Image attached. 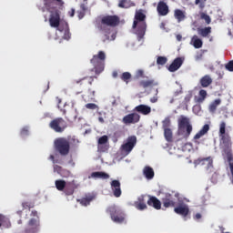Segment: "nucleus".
<instances>
[{
  "mask_svg": "<svg viewBox=\"0 0 233 233\" xmlns=\"http://www.w3.org/2000/svg\"><path fill=\"white\" fill-rule=\"evenodd\" d=\"M218 137H220V143L223 144V152L227 157V160L232 161V139L230 135L227 133V123L225 121H222L219 125Z\"/></svg>",
  "mask_w": 233,
  "mask_h": 233,
  "instance_id": "obj_1",
  "label": "nucleus"
},
{
  "mask_svg": "<svg viewBox=\"0 0 233 233\" xmlns=\"http://www.w3.org/2000/svg\"><path fill=\"white\" fill-rule=\"evenodd\" d=\"M192 130H194V127L190 123V118L181 115L177 119L178 136H182L184 139H188L190 137V134H192Z\"/></svg>",
  "mask_w": 233,
  "mask_h": 233,
  "instance_id": "obj_2",
  "label": "nucleus"
},
{
  "mask_svg": "<svg viewBox=\"0 0 233 233\" xmlns=\"http://www.w3.org/2000/svg\"><path fill=\"white\" fill-rule=\"evenodd\" d=\"M136 79H143L138 82L139 88H152L157 86V82L155 79L150 78L149 76H145V71L143 69H138L135 75Z\"/></svg>",
  "mask_w": 233,
  "mask_h": 233,
  "instance_id": "obj_3",
  "label": "nucleus"
},
{
  "mask_svg": "<svg viewBox=\"0 0 233 233\" xmlns=\"http://www.w3.org/2000/svg\"><path fill=\"white\" fill-rule=\"evenodd\" d=\"M106 55L103 51H99L97 55H94L90 60L91 65L94 66L95 73L96 75L101 74L105 70V61Z\"/></svg>",
  "mask_w": 233,
  "mask_h": 233,
  "instance_id": "obj_4",
  "label": "nucleus"
},
{
  "mask_svg": "<svg viewBox=\"0 0 233 233\" xmlns=\"http://www.w3.org/2000/svg\"><path fill=\"white\" fill-rule=\"evenodd\" d=\"M54 147L60 156H68V154H70V142L66 137L55 139Z\"/></svg>",
  "mask_w": 233,
  "mask_h": 233,
  "instance_id": "obj_5",
  "label": "nucleus"
},
{
  "mask_svg": "<svg viewBox=\"0 0 233 233\" xmlns=\"http://www.w3.org/2000/svg\"><path fill=\"white\" fill-rule=\"evenodd\" d=\"M49 128L56 134H63L68 128V123L63 117H56L49 122Z\"/></svg>",
  "mask_w": 233,
  "mask_h": 233,
  "instance_id": "obj_6",
  "label": "nucleus"
},
{
  "mask_svg": "<svg viewBox=\"0 0 233 233\" xmlns=\"http://www.w3.org/2000/svg\"><path fill=\"white\" fill-rule=\"evenodd\" d=\"M107 214L114 223H124L125 221V212L116 206H110L106 208Z\"/></svg>",
  "mask_w": 233,
  "mask_h": 233,
  "instance_id": "obj_7",
  "label": "nucleus"
},
{
  "mask_svg": "<svg viewBox=\"0 0 233 233\" xmlns=\"http://www.w3.org/2000/svg\"><path fill=\"white\" fill-rule=\"evenodd\" d=\"M119 23H121V19L116 15H104L101 18V25H105L106 26H111L115 28V26H118Z\"/></svg>",
  "mask_w": 233,
  "mask_h": 233,
  "instance_id": "obj_8",
  "label": "nucleus"
},
{
  "mask_svg": "<svg viewBox=\"0 0 233 233\" xmlns=\"http://www.w3.org/2000/svg\"><path fill=\"white\" fill-rule=\"evenodd\" d=\"M137 143V137L136 136H130L127 137V142L121 146V150L127 156L134 150V147H136Z\"/></svg>",
  "mask_w": 233,
  "mask_h": 233,
  "instance_id": "obj_9",
  "label": "nucleus"
},
{
  "mask_svg": "<svg viewBox=\"0 0 233 233\" xmlns=\"http://www.w3.org/2000/svg\"><path fill=\"white\" fill-rule=\"evenodd\" d=\"M49 24L52 28H59V25H61V11L58 9L50 11Z\"/></svg>",
  "mask_w": 233,
  "mask_h": 233,
  "instance_id": "obj_10",
  "label": "nucleus"
},
{
  "mask_svg": "<svg viewBox=\"0 0 233 233\" xmlns=\"http://www.w3.org/2000/svg\"><path fill=\"white\" fill-rule=\"evenodd\" d=\"M141 121V116L136 112L126 115L122 118V123L126 126L136 125Z\"/></svg>",
  "mask_w": 233,
  "mask_h": 233,
  "instance_id": "obj_11",
  "label": "nucleus"
},
{
  "mask_svg": "<svg viewBox=\"0 0 233 233\" xmlns=\"http://www.w3.org/2000/svg\"><path fill=\"white\" fill-rule=\"evenodd\" d=\"M76 188H79V184H77V181L72 180L66 182L64 188V194H66V196H74V192H76Z\"/></svg>",
  "mask_w": 233,
  "mask_h": 233,
  "instance_id": "obj_12",
  "label": "nucleus"
},
{
  "mask_svg": "<svg viewBox=\"0 0 233 233\" xmlns=\"http://www.w3.org/2000/svg\"><path fill=\"white\" fill-rule=\"evenodd\" d=\"M147 198H148V196L141 195L137 198V200L135 201V208L137 210H147V208H148V207L147 206Z\"/></svg>",
  "mask_w": 233,
  "mask_h": 233,
  "instance_id": "obj_13",
  "label": "nucleus"
},
{
  "mask_svg": "<svg viewBox=\"0 0 233 233\" xmlns=\"http://www.w3.org/2000/svg\"><path fill=\"white\" fill-rule=\"evenodd\" d=\"M96 76H86L78 80H75L76 85L81 86L82 88H88L94 83V78Z\"/></svg>",
  "mask_w": 233,
  "mask_h": 233,
  "instance_id": "obj_14",
  "label": "nucleus"
},
{
  "mask_svg": "<svg viewBox=\"0 0 233 233\" xmlns=\"http://www.w3.org/2000/svg\"><path fill=\"white\" fill-rule=\"evenodd\" d=\"M174 212L178 214V216H182L183 218H187L188 214H190V209L187 204H180L178 207L174 208Z\"/></svg>",
  "mask_w": 233,
  "mask_h": 233,
  "instance_id": "obj_15",
  "label": "nucleus"
},
{
  "mask_svg": "<svg viewBox=\"0 0 233 233\" xmlns=\"http://www.w3.org/2000/svg\"><path fill=\"white\" fill-rule=\"evenodd\" d=\"M162 203L165 208H170L176 207V201H174V198L169 193L165 194V197L162 198Z\"/></svg>",
  "mask_w": 233,
  "mask_h": 233,
  "instance_id": "obj_16",
  "label": "nucleus"
},
{
  "mask_svg": "<svg viewBox=\"0 0 233 233\" xmlns=\"http://www.w3.org/2000/svg\"><path fill=\"white\" fill-rule=\"evenodd\" d=\"M111 190L113 191V196H115V198H121V182H119V180H112Z\"/></svg>",
  "mask_w": 233,
  "mask_h": 233,
  "instance_id": "obj_17",
  "label": "nucleus"
},
{
  "mask_svg": "<svg viewBox=\"0 0 233 233\" xmlns=\"http://www.w3.org/2000/svg\"><path fill=\"white\" fill-rule=\"evenodd\" d=\"M147 204L148 207H153L156 210H161V201L157 198L148 195Z\"/></svg>",
  "mask_w": 233,
  "mask_h": 233,
  "instance_id": "obj_18",
  "label": "nucleus"
},
{
  "mask_svg": "<svg viewBox=\"0 0 233 233\" xmlns=\"http://www.w3.org/2000/svg\"><path fill=\"white\" fill-rule=\"evenodd\" d=\"M208 130H210V126H208V124L204 125L203 127L194 136V143L199 145V142H198V140L201 139V137H203V136H205V134H207Z\"/></svg>",
  "mask_w": 233,
  "mask_h": 233,
  "instance_id": "obj_19",
  "label": "nucleus"
},
{
  "mask_svg": "<svg viewBox=\"0 0 233 233\" xmlns=\"http://www.w3.org/2000/svg\"><path fill=\"white\" fill-rule=\"evenodd\" d=\"M157 12L158 15H162V16L167 15L169 10H168V5H167V3H165L164 1L158 2L157 6Z\"/></svg>",
  "mask_w": 233,
  "mask_h": 233,
  "instance_id": "obj_20",
  "label": "nucleus"
},
{
  "mask_svg": "<svg viewBox=\"0 0 233 233\" xmlns=\"http://www.w3.org/2000/svg\"><path fill=\"white\" fill-rule=\"evenodd\" d=\"M182 66H183V58L177 57L174 59V61L168 66V71L176 72V71L179 70V68H181Z\"/></svg>",
  "mask_w": 233,
  "mask_h": 233,
  "instance_id": "obj_21",
  "label": "nucleus"
},
{
  "mask_svg": "<svg viewBox=\"0 0 233 233\" xmlns=\"http://www.w3.org/2000/svg\"><path fill=\"white\" fill-rule=\"evenodd\" d=\"M135 112H137L138 114H142V116H148L150 112H152V107L147 105H138L134 108Z\"/></svg>",
  "mask_w": 233,
  "mask_h": 233,
  "instance_id": "obj_22",
  "label": "nucleus"
},
{
  "mask_svg": "<svg viewBox=\"0 0 233 233\" xmlns=\"http://www.w3.org/2000/svg\"><path fill=\"white\" fill-rule=\"evenodd\" d=\"M146 32H147V22L138 23V26L136 32L138 37V41H141V39L145 37Z\"/></svg>",
  "mask_w": 233,
  "mask_h": 233,
  "instance_id": "obj_23",
  "label": "nucleus"
},
{
  "mask_svg": "<svg viewBox=\"0 0 233 233\" xmlns=\"http://www.w3.org/2000/svg\"><path fill=\"white\" fill-rule=\"evenodd\" d=\"M135 21L133 23V28H137L139 23H145V19H147V15L143 14V12L138 11L135 15Z\"/></svg>",
  "mask_w": 233,
  "mask_h": 233,
  "instance_id": "obj_24",
  "label": "nucleus"
},
{
  "mask_svg": "<svg viewBox=\"0 0 233 233\" xmlns=\"http://www.w3.org/2000/svg\"><path fill=\"white\" fill-rule=\"evenodd\" d=\"M212 83H213V80L210 75H206L202 76L199 80V84L201 85L202 88H208V86H210Z\"/></svg>",
  "mask_w": 233,
  "mask_h": 233,
  "instance_id": "obj_25",
  "label": "nucleus"
},
{
  "mask_svg": "<svg viewBox=\"0 0 233 233\" xmlns=\"http://www.w3.org/2000/svg\"><path fill=\"white\" fill-rule=\"evenodd\" d=\"M174 17L177 19V23H181V21H185V19H187L185 12L181 9H176L174 11Z\"/></svg>",
  "mask_w": 233,
  "mask_h": 233,
  "instance_id": "obj_26",
  "label": "nucleus"
},
{
  "mask_svg": "<svg viewBox=\"0 0 233 233\" xmlns=\"http://www.w3.org/2000/svg\"><path fill=\"white\" fill-rule=\"evenodd\" d=\"M198 35H201V37H208V35H210V34H212V27L208 26V27H198Z\"/></svg>",
  "mask_w": 233,
  "mask_h": 233,
  "instance_id": "obj_27",
  "label": "nucleus"
},
{
  "mask_svg": "<svg viewBox=\"0 0 233 233\" xmlns=\"http://www.w3.org/2000/svg\"><path fill=\"white\" fill-rule=\"evenodd\" d=\"M96 97V90L94 89H88L87 92L82 96V98L84 101L88 102V101H94V98Z\"/></svg>",
  "mask_w": 233,
  "mask_h": 233,
  "instance_id": "obj_28",
  "label": "nucleus"
},
{
  "mask_svg": "<svg viewBox=\"0 0 233 233\" xmlns=\"http://www.w3.org/2000/svg\"><path fill=\"white\" fill-rule=\"evenodd\" d=\"M91 177H95L96 179H108L110 175L103 171H96L91 174Z\"/></svg>",
  "mask_w": 233,
  "mask_h": 233,
  "instance_id": "obj_29",
  "label": "nucleus"
},
{
  "mask_svg": "<svg viewBox=\"0 0 233 233\" xmlns=\"http://www.w3.org/2000/svg\"><path fill=\"white\" fill-rule=\"evenodd\" d=\"M198 162L201 163L202 165H205V163H207L208 170H210V168H214V160H212V157H210L206 158H199Z\"/></svg>",
  "mask_w": 233,
  "mask_h": 233,
  "instance_id": "obj_30",
  "label": "nucleus"
},
{
  "mask_svg": "<svg viewBox=\"0 0 233 233\" xmlns=\"http://www.w3.org/2000/svg\"><path fill=\"white\" fill-rule=\"evenodd\" d=\"M143 174L147 179H154V169L150 166H146L143 169Z\"/></svg>",
  "mask_w": 233,
  "mask_h": 233,
  "instance_id": "obj_31",
  "label": "nucleus"
},
{
  "mask_svg": "<svg viewBox=\"0 0 233 233\" xmlns=\"http://www.w3.org/2000/svg\"><path fill=\"white\" fill-rule=\"evenodd\" d=\"M92 201H94V197H92V196H88V197H85V198L77 199V203H80V205H82V207H88V205H90V203H92Z\"/></svg>",
  "mask_w": 233,
  "mask_h": 233,
  "instance_id": "obj_32",
  "label": "nucleus"
},
{
  "mask_svg": "<svg viewBox=\"0 0 233 233\" xmlns=\"http://www.w3.org/2000/svg\"><path fill=\"white\" fill-rule=\"evenodd\" d=\"M66 139L69 142V148H77L79 147V139L76 136L68 137Z\"/></svg>",
  "mask_w": 233,
  "mask_h": 233,
  "instance_id": "obj_33",
  "label": "nucleus"
},
{
  "mask_svg": "<svg viewBox=\"0 0 233 233\" xmlns=\"http://www.w3.org/2000/svg\"><path fill=\"white\" fill-rule=\"evenodd\" d=\"M66 181L63 179H58L55 181L56 188V190H59V192H64L65 187H66Z\"/></svg>",
  "mask_w": 233,
  "mask_h": 233,
  "instance_id": "obj_34",
  "label": "nucleus"
},
{
  "mask_svg": "<svg viewBox=\"0 0 233 233\" xmlns=\"http://www.w3.org/2000/svg\"><path fill=\"white\" fill-rule=\"evenodd\" d=\"M191 43L193 44L194 48H201L203 46V40L198 38L196 35L191 38Z\"/></svg>",
  "mask_w": 233,
  "mask_h": 233,
  "instance_id": "obj_35",
  "label": "nucleus"
},
{
  "mask_svg": "<svg viewBox=\"0 0 233 233\" xmlns=\"http://www.w3.org/2000/svg\"><path fill=\"white\" fill-rule=\"evenodd\" d=\"M164 137L167 141V143H172V140L174 139L172 129H164Z\"/></svg>",
  "mask_w": 233,
  "mask_h": 233,
  "instance_id": "obj_36",
  "label": "nucleus"
},
{
  "mask_svg": "<svg viewBox=\"0 0 233 233\" xmlns=\"http://www.w3.org/2000/svg\"><path fill=\"white\" fill-rule=\"evenodd\" d=\"M219 105H221V99L218 98L214 100V102L209 105V112H212V113L216 112Z\"/></svg>",
  "mask_w": 233,
  "mask_h": 233,
  "instance_id": "obj_37",
  "label": "nucleus"
},
{
  "mask_svg": "<svg viewBox=\"0 0 233 233\" xmlns=\"http://www.w3.org/2000/svg\"><path fill=\"white\" fill-rule=\"evenodd\" d=\"M130 6H134V3L128 0H120L118 3L119 8H130Z\"/></svg>",
  "mask_w": 233,
  "mask_h": 233,
  "instance_id": "obj_38",
  "label": "nucleus"
},
{
  "mask_svg": "<svg viewBox=\"0 0 233 233\" xmlns=\"http://www.w3.org/2000/svg\"><path fill=\"white\" fill-rule=\"evenodd\" d=\"M56 2L57 6L60 10H63L65 6V2L63 0H55ZM45 6H50V0H44Z\"/></svg>",
  "mask_w": 233,
  "mask_h": 233,
  "instance_id": "obj_39",
  "label": "nucleus"
},
{
  "mask_svg": "<svg viewBox=\"0 0 233 233\" xmlns=\"http://www.w3.org/2000/svg\"><path fill=\"white\" fill-rule=\"evenodd\" d=\"M34 207H35V202L34 200L22 202V208H24V210H25L26 208L30 210V208H34Z\"/></svg>",
  "mask_w": 233,
  "mask_h": 233,
  "instance_id": "obj_40",
  "label": "nucleus"
},
{
  "mask_svg": "<svg viewBox=\"0 0 233 233\" xmlns=\"http://www.w3.org/2000/svg\"><path fill=\"white\" fill-rule=\"evenodd\" d=\"M120 79L122 81H124V83H130V79H132V74H130V72H124L121 76Z\"/></svg>",
  "mask_w": 233,
  "mask_h": 233,
  "instance_id": "obj_41",
  "label": "nucleus"
},
{
  "mask_svg": "<svg viewBox=\"0 0 233 233\" xmlns=\"http://www.w3.org/2000/svg\"><path fill=\"white\" fill-rule=\"evenodd\" d=\"M198 103H203V101H205V99H207V90L205 89H201L199 92H198Z\"/></svg>",
  "mask_w": 233,
  "mask_h": 233,
  "instance_id": "obj_42",
  "label": "nucleus"
},
{
  "mask_svg": "<svg viewBox=\"0 0 233 233\" xmlns=\"http://www.w3.org/2000/svg\"><path fill=\"white\" fill-rule=\"evenodd\" d=\"M170 117H166L163 121H162V128L163 130H167L168 128H170Z\"/></svg>",
  "mask_w": 233,
  "mask_h": 233,
  "instance_id": "obj_43",
  "label": "nucleus"
},
{
  "mask_svg": "<svg viewBox=\"0 0 233 233\" xmlns=\"http://www.w3.org/2000/svg\"><path fill=\"white\" fill-rule=\"evenodd\" d=\"M167 61H168V59L166 56H158L157 58V65H167Z\"/></svg>",
  "mask_w": 233,
  "mask_h": 233,
  "instance_id": "obj_44",
  "label": "nucleus"
},
{
  "mask_svg": "<svg viewBox=\"0 0 233 233\" xmlns=\"http://www.w3.org/2000/svg\"><path fill=\"white\" fill-rule=\"evenodd\" d=\"M200 18L204 19V21L207 23V25H210L211 23V19H210V15L205 14V13H201L200 14Z\"/></svg>",
  "mask_w": 233,
  "mask_h": 233,
  "instance_id": "obj_45",
  "label": "nucleus"
},
{
  "mask_svg": "<svg viewBox=\"0 0 233 233\" xmlns=\"http://www.w3.org/2000/svg\"><path fill=\"white\" fill-rule=\"evenodd\" d=\"M108 143V137L103 136L98 139V145H106Z\"/></svg>",
  "mask_w": 233,
  "mask_h": 233,
  "instance_id": "obj_46",
  "label": "nucleus"
},
{
  "mask_svg": "<svg viewBox=\"0 0 233 233\" xmlns=\"http://www.w3.org/2000/svg\"><path fill=\"white\" fill-rule=\"evenodd\" d=\"M205 3H207V0H195V5H198L200 10L205 8Z\"/></svg>",
  "mask_w": 233,
  "mask_h": 233,
  "instance_id": "obj_47",
  "label": "nucleus"
},
{
  "mask_svg": "<svg viewBox=\"0 0 233 233\" xmlns=\"http://www.w3.org/2000/svg\"><path fill=\"white\" fill-rule=\"evenodd\" d=\"M226 70L228 72H233V60H230L228 63L225 65Z\"/></svg>",
  "mask_w": 233,
  "mask_h": 233,
  "instance_id": "obj_48",
  "label": "nucleus"
},
{
  "mask_svg": "<svg viewBox=\"0 0 233 233\" xmlns=\"http://www.w3.org/2000/svg\"><path fill=\"white\" fill-rule=\"evenodd\" d=\"M60 176L62 177H70V171L68 169L62 168Z\"/></svg>",
  "mask_w": 233,
  "mask_h": 233,
  "instance_id": "obj_49",
  "label": "nucleus"
},
{
  "mask_svg": "<svg viewBox=\"0 0 233 233\" xmlns=\"http://www.w3.org/2000/svg\"><path fill=\"white\" fill-rule=\"evenodd\" d=\"M114 137L115 139L118 140L119 137H123V131L122 130H117L114 133Z\"/></svg>",
  "mask_w": 233,
  "mask_h": 233,
  "instance_id": "obj_50",
  "label": "nucleus"
},
{
  "mask_svg": "<svg viewBox=\"0 0 233 233\" xmlns=\"http://www.w3.org/2000/svg\"><path fill=\"white\" fill-rule=\"evenodd\" d=\"M86 108H88L89 110H96V108H97V105L89 103L86 105Z\"/></svg>",
  "mask_w": 233,
  "mask_h": 233,
  "instance_id": "obj_51",
  "label": "nucleus"
},
{
  "mask_svg": "<svg viewBox=\"0 0 233 233\" xmlns=\"http://www.w3.org/2000/svg\"><path fill=\"white\" fill-rule=\"evenodd\" d=\"M62 170H63V167L61 166H59V165L54 166V172H57L60 175Z\"/></svg>",
  "mask_w": 233,
  "mask_h": 233,
  "instance_id": "obj_52",
  "label": "nucleus"
},
{
  "mask_svg": "<svg viewBox=\"0 0 233 233\" xmlns=\"http://www.w3.org/2000/svg\"><path fill=\"white\" fill-rule=\"evenodd\" d=\"M63 38L66 39L67 41H68V39H70V30L68 28H66L65 30Z\"/></svg>",
  "mask_w": 233,
  "mask_h": 233,
  "instance_id": "obj_53",
  "label": "nucleus"
},
{
  "mask_svg": "<svg viewBox=\"0 0 233 233\" xmlns=\"http://www.w3.org/2000/svg\"><path fill=\"white\" fill-rule=\"evenodd\" d=\"M98 150L99 152H106V150H108V147L105 145H98Z\"/></svg>",
  "mask_w": 233,
  "mask_h": 233,
  "instance_id": "obj_54",
  "label": "nucleus"
},
{
  "mask_svg": "<svg viewBox=\"0 0 233 233\" xmlns=\"http://www.w3.org/2000/svg\"><path fill=\"white\" fill-rule=\"evenodd\" d=\"M20 135H21L22 137L28 136V128H27V127L22 128V130H21V132H20Z\"/></svg>",
  "mask_w": 233,
  "mask_h": 233,
  "instance_id": "obj_55",
  "label": "nucleus"
},
{
  "mask_svg": "<svg viewBox=\"0 0 233 233\" xmlns=\"http://www.w3.org/2000/svg\"><path fill=\"white\" fill-rule=\"evenodd\" d=\"M30 216H31L32 218H35V219H38V220H39V216H37V211L32 210Z\"/></svg>",
  "mask_w": 233,
  "mask_h": 233,
  "instance_id": "obj_56",
  "label": "nucleus"
},
{
  "mask_svg": "<svg viewBox=\"0 0 233 233\" xmlns=\"http://www.w3.org/2000/svg\"><path fill=\"white\" fill-rule=\"evenodd\" d=\"M80 8H81L82 12H84V13L86 12V10H88V7L86 6V4L80 5Z\"/></svg>",
  "mask_w": 233,
  "mask_h": 233,
  "instance_id": "obj_57",
  "label": "nucleus"
},
{
  "mask_svg": "<svg viewBox=\"0 0 233 233\" xmlns=\"http://www.w3.org/2000/svg\"><path fill=\"white\" fill-rule=\"evenodd\" d=\"M190 99H192V95L189 94V95L186 96V97H185L186 103H188L190 101Z\"/></svg>",
  "mask_w": 233,
  "mask_h": 233,
  "instance_id": "obj_58",
  "label": "nucleus"
},
{
  "mask_svg": "<svg viewBox=\"0 0 233 233\" xmlns=\"http://www.w3.org/2000/svg\"><path fill=\"white\" fill-rule=\"evenodd\" d=\"M68 15H70V17H74V15H76V10L71 9V11L68 12Z\"/></svg>",
  "mask_w": 233,
  "mask_h": 233,
  "instance_id": "obj_59",
  "label": "nucleus"
},
{
  "mask_svg": "<svg viewBox=\"0 0 233 233\" xmlns=\"http://www.w3.org/2000/svg\"><path fill=\"white\" fill-rule=\"evenodd\" d=\"M150 102H151V103H157V96H153V97L150 99Z\"/></svg>",
  "mask_w": 233,
  "mask_h": 233,
  "instance_id": "obj_60",
  "label": "nucleus"
},
{
  "mask_svg": "<svg viewBox=\"0 0 233 233\" xmlns=\"http://www.w3.org/2000/svg\"><path fill=\"white\" fill-rule=\"evenodd\" d=\"M49 159H52L53 163H57V161H56V157H54V155H50Z\"/></svg>",
  "mask_w": 233,
  "mask_h": 233,
  "instance_id": "obj_61",
  "label": "nucleus"
},
{
  "mask_svg": "<svg viewBox=\"0 0 233 233\" xmlns=\"http://www.w3.org/2000/svg\"><path fill=\"white\" fill-rule=\"evenodd\" d=\"M195 219H201V214L200 213H197L195 215Z\"/></svg>",
  "mask_w": 233,
  "mask_h": 233,
  "instance_id": "obj_62",
  "label": "nucleus"
},
{
  "mask_svg": "<svg viewBox=\"0 0 233 233\" xmlns=\"http://www.w3.org/2000/svg\"><path fill=\"white\" fill-rule=\"evenodd\" d=\"M176 37L177 41H181V39H183V36L181 35H177Z\"/></svg>",
  "mask_w": 233,
  "mask_h": 233,
  "instance_id": "obj_63",
  "label": "nucleus"
},
{
  "mask_svg": "<svg viewBox=\"0 0 233 233\" xmlns=\"http://www.w3.org/2000/svg\"><path fill=\"white\" fill-rule=\"evenodd\" d=\"M78 17H79V19H83V17H85V12L80 13Z\"/></svg>",
  "mask_w": 233,
  "mask_h": 233,
  "instance_id": "obj_64",
  "label": "nucleus"
}]
</instances>
